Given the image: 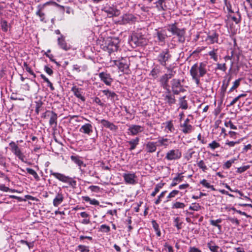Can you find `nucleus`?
<instances>
[{
    "label": "nucleus",
    "mask_w": 252,
    "mask_h": 252,
    "mask_svg": "<svg viewBox=\"0 0 252 252\" xmlns=\"http://www.w3.org/2000/svg\"><path fill=\"white\" fill-rule=\"evenodd\" d=\"M186 205L184 203L176 202L173 204L172 208L173 209H184Z\"/></svg>",
    "instance_id": "46"
},
{
    "label": "nucleus",
    "mask_w": 252,
    "mask_h": 252,
    "mask_svg": "<svg viewBox=\"0 0 252 252\" xmlns=\"http://www.w3.org/2000/svg\"><path fill=\"white\" fill-rule=\"evenodd\" d=\"M241 80V78H239V79L236 80L234 82L233 86L231 87V88L229 90V92H233L234 90L237 89L240 85Z\"/></svg>",
    "instance_id": "49"
},
{
    "label": "nucleus",
    "mask_w": 252,
    "mask_h": 252,
    "mask_svg": "<svg viewBox=\"0 0 252 252\" xmlns=\"http://www.w3.org/2000/svg\"><path fill=\"white\" fill-rule=\"evenodd\" d=\"M165 129H167V132H174L175 128L172 121H167L165 123Z\"/></svg>",
    "instance_id": "32"
},
{
    "label": "nucleus",
    "mask_w": 252,
    "mask_h": 252,
    "mask_svg": "<svg viewBox=\"0 0 252 252\" xmlns=\"http://www.w3.org/2000/svg\"><path fill=\"white\" fill-rule=\"evenodd\" d=\"M105 13H106L108 17H117L121 12L120 10L118 9L116 6L114 5L106 4L102 9Z\"/></svg>",
    "instance_id": "4"
},
{
    "label": "nucleus",
    "mask_w": 252,
    "mask_h": 252,
    "mask_svg": "<svg viewBox=\"0 0 252 252\" xmlns=\"http://www.w3.org/2000/svg\"><path fill=\"white\" fill-rule=\"evenodd\" d=\"M200 184L207 189H210L212 190H215L214 186L210 185L206 179H203L202 180L200 181Z\"/></svg>",
    "instance_id": "41"
},
{
    "label": "nucleus",
    "mask_w": 252,
    "mask_h": 252,
    "mask_svg": "<svg viewBox=\"0 0 252 252\" xmlns=\"http://www.w3.org/2000/svg\"><path fill=\"white\" fill-rule=\"evenodd\" d=\"M201 209V206L198 203H192L189 206V209L195 211H199Z\"/></svg>",
    "instance_id": "53"
},
{
    "label": "nucleus",
    "mask_w": 252,
    "mask_h": 252,
    "mask_svg": "<svg viewBox=\"0 0 252 252\" xmlns=\"http://www.w3.org/2000/svg\"><path fill=\"white\" fill-rule=\"evenodd\" d=\"M197 165L199 168V169H201L202 171L204 172H206L208 169V168L206 165L205 161L203 160L198 161L197 162Z\"/></svg>",
    "instance_id": "33"
},
{
    "label": "nucleus",
    "mask_w": 252,
    "mask_h": 252,
    "mask_svg": "<svg viewBox=\"0 0 252 252\" xmlns=\"http://www.w3.org/2000/svg\"><path fill=\"white\" fill-rule=\"evenodd\" d=\"M208 147L210 148L212 150H214L220 147L219 143L216 141H213L211 143H209L208 146Z\"/></svg>",
    "instance_id": "51"
},
{
    "label": "nucleus",
    "mask_w": 252,
    "mask_h": 252,
    "mask_svg": "<svg viewBox=\"0 0 252 252\" xmlns=\"http://www.w3.org/2000/svg\"><path fill=\"white\" fill-rule=\"evenodd\" d=\"M36 15L40 17V21L43 23H46L47 21L45 18V13L41 11V8H38V10L36 12Z\"/></svg>",
    "instance_id": "35"
},
{
    "label": "nucleus",
    "mask_w": 252,
    "mask_h": 252,
    "mask_svg": "<svg viewBox=\"0 0 252 252\" xmlns=\"http://www.w3.org/2000/svg\"><path fill=\"white\" fill-rule=\"evenodd\" d=\"M184 179V176L181 174H178L177 176L175 177L172 180V182L170 185L171 187L176 186L178 183L181 182Z\"/></svg>",
    "instance_id": "30"
},
{
    "label": "nucleus",
    "mask_w": 252,
    "mask_h": 252,
    "mask_svg": "<svg viewBox=\"0 0 252 252\" xmlns=\"http://www.w3.org/2000/svg\"><path fill=\"white\" fill-rule=\"evenodd\" d=\"M195 153V152L192 151V149H189L188 151L187 155L186 156V158L189 160L192 157V155Z\"/></svg>",
    "instance_id": "63"
},
{
    "label": "nucleus",
    "mask_w": 252,
    "mask_h": 252,
    "mask_svg": "<svg viewBox=\"0 0 252 252\" xmlns=\"http://www.w3.org/2000/svg\"><path fill=\"white\" fill-rule=\"evenodd\" d=\"M238 158H239V156H238L237 158H233L230 159L228 160H227L223 164V168L226 169H229L230 168V167L232 166V164H233L235 161L238 160Z\"/></svg>",
    "instance_id": "31"
},
{
    "label": "nucleus",
    "mask_w": 252,
    "mask_h": 252,
    "mask_svg": "<svg viewBox=\"0 0 252 252\" xmlns=\"http://www.w3.org/2000/svg\"><path fill=\"white\" fill-rule=\"evenodd\" d=\"M58 44L60 47L65 51H67L69 49L70 47L67 45L65 42L64 37L61 35L60 37L58 38Z\"/></svg>",
    "instance_id": "22"
},
{
    "label": "nucleus",
    "mask_w": 252,
    "mask_h": 252,
    "mask_svg": "<svg viewBox=\"0 0 252 252\" xmlns=\"http://www.w3.org/2000/svg\"><path fill=\"white\" fill-rule=\"evenodd\" d=\"M0 26L1 30L4 32H7L9 27L7 22L4 20H1L0 21Z\"/></svg>",
    "instance_id": "42"
},
{
    "label": "nucleus",
    "mask_w": 252,
    "mask_h": 252,
    "mask_svg": "<svg viewBox=\"0 0 252 252\" xmlns=\"http://www.w3.org/2000/svg\"><path fill=\"white\" fill-rule=\"evenodd\" d=\"M180 127L182 131L185 134L189 133L193 130V126L190 124H181Z\"/></svg>",
    "instance_id": "25"
},
{
    "label": "nucleus",
    "mask_w": 252,
    "mask_h": 252,
    "mask_svg": "<svg viewBox=\"0 0 252 252\" xmlns=\"http://www.w3.org/2000/svg\"><path fill=\"white\" fill-rule=\"evenodd\" d=\"M207 245L212 252H222L220 247L217 246L213 241L208 242Z\"/></svg>",
    "instance_id": "24"
},
{
    "label": "nucleus",
    "mask_w": 252,
    "mask_h": 252,
    "mask_svg": "<svg viewBox=\"0 0 252 252\" xmlns=\"http://www.w3.org/2000/svg\"><path fill=\"white\" fill-rule=\"evenodd\" d=\"M185 96L181 97L179 99L180 108L186 110L188 107L187 101L185 100Z\"/></svg>",
    "instance_id": "34"
},
{
    "label": "nucleus",
    "mask_w": 252,
    "mask_h": 252,
    "mask_svg": "<svg viewBox=\"0 0 252 252\" xmlns=\"http://www.w3.org/2000/svg\"><path fill=\"white\" fill-rule=\"evenodd\" d=\"M98 76L100 80L104 82L105 85L110 86L113 82V79L111 75L105 72H101L99 73Z\"/></svg>",
    "instance_id": "13"
},
{
    "label": "nucleus",
    "mask_w": 252,
    "mask_h": 252,
    "mask_svg": "<svg viewBox=\"0 0 252 252\" xmlns=\"http://www.w3.org/2000/svg\"><path fill=\"white\" fill-rule=\"evenodd\" d=\"M224 125L227 127H229L232 129H236L237 126L233 124L231 121H228L227 122H225L224 123Z\"/></svg>",
    "instance_id": "60"
},
{
    "label": "nucleus",
    "mask_w": 252,
    "mask_h": 252,
    "mask_svg": "<svg viewBox=\"0 0 252 252\" xmlns=\"http://www.w3.org/2000/svg\"><path fill=\"white\" fill-rule=\"evenodd\" d=\"M170 56L167 51L162 52L158 56V60L160 63L165 66L166 64V62L170 58Z\"/></svg>",
    "instance_id": "14"
},
{
    "label": "nucleus",
    "mask_w": 252,
    "mask_h": 252,
    "mask_svg": "<svg viewBox=\"0 0 252 252\" xmlns=\"http://www.w3.org/2000/svg\"><path fill=\"white\" fill-rule=\"evenodd\" d=\"M217 49H213V50L210 51L208 55L211 57V58L213 59L215 61H218V55H217Z\"/></svg>",
    "instance_id": "47"
},
{
    "label": "nucleus",
    "mask_w": 252,
    "mask_h": 252,
    "mask_svg": "<svg viewBox=\"0 0 252 252\" xmlns=\"http://www.w3.org/2000/svg\"><path fill=\"white\" fill-rule=\"evenodd\" d=\"M152 224L153 227L154 228L155 231L156 232L157 235L158 236H160L161 232H160V231L159 228L158 224L157 223V222L155 220H153L152 221Z\"/></svg>",
    "instance_id": "40"
},
{
    "label": "nucleus",
    "mask_w": 252,
    "mask_h": 252,
    "mask_svg": "<svg viewBox=\"0 0 252 252\" xmlns=\"http://www.w3.org/2000/svg\"><path fill=\"white\" fill-rule=\"evenodd\" d=\"M182 157V152L178 149H171L169 150L166 154L165 158L167 160H176Z\"/></svg>",
    "instance_id": "6"
},
{
    "label": "nucleus",
    "mask_w": 252,
    "mask_h": 252,
    "mask_svg": "<svg viewBox=\"0 0 252 252\" xmlns=\"http://www.w3.org/2000/svg\"><path fill=\"white\" fill-rule=\"evenodd\" d=\"M217 69L220 70H222L223 71H225L227 68H226V64L225 63H222V64L217 63Z\"/></svg>",
    "instance_id": "64"
},
{
    "label": "nucleus",
    "mask_w": 252,
    "mask_h": 252,
    "mask_svg": "<svg viewBox=\"0 0 252 252\" xmlns=\"http://www.w3.org/2000/svg\"><path fill=\"white\" fill-rule=\"evenodd\" d=\"M138 139L136 138L134 140H131L129 142V144L131 145L130 148V150H132L135 149L136 146L138 144Z\"/></svg>",
    "instance_id": "57"
},
{
    "label": "nucleus",
    "mask_w": 252,
    "mask_h": 252,
    "mask_svg": "<svg viewBox=\"0 0 252 252\" xmlns=\"http://www.w3.org/2000/svg\"><path fill=\"white\" fill-rule=\"evenodd\" d=\"M164 183H160L158 184L155 189L152 192L151 196H155L156 194L159 191V189H161L164 186Z\"/></svg>",
    "instance_id": "43"
},
{
    "label": "nucleus",
    "mask_w": 252,
    "mask_h": 252,
    "mask_svg": "<svg viewBox=\"0 0 252 252\" xmlns=\"http://www.w3.org/2000/svg\"><path fill=\"white\" fill-rule=\"evenodd\" d=\"M9 145L11 152L22 161H24L25 156L18 145L13 141H11Z\"/></svg>",
    "instance_id": "8"
},
{
    "label": "nucleus",
    "mask_w": 252,
    "mask_h": 252,
    "mask_svg": "<svg viewBox=\"0 0 252 252\" xmlns=\"http://www.w3.org/2000/svg\"><path fill=\"white\" fill-rule=\"evenodd\" d=\"M103 94L107 96V99L115 102L116 100H118V95L114 92L111 91L109 90H104L102 91Z\"/></svg>",
    "instance_id": "16"
},
{
    "label": "nucleus",
    "mask_w": 252,
    "mask_h": 252,
    "mask_svg": "<svg viewBox=\"0 0 252 252\" xmlns=\"http://www.w3.org/2000/svg\"><path fill=\"white\" fill-rule=\"evenodd\" d=\"M79 131L81 133L90 135L93 131V126L91 124H85L81 126L79 129Z\"/></svg>",
    "instance_id": "17"
},
{
    "label": "nucleus",
    "mask_w": 252,
    "mask_h": 252,
    "mask_svg": "<svg viewBox=\"0 0 252 252\" xmlns=\"http://www.w3.org/2000/svg\"><path fill=\"white\" fill-rule=\"evenodd\" d=\"M251 167L250 165H246L244 166H241L237 168L236 172L237 173H242L249 169Z\"/></svg>",
    "instance_id": "48"
},
{
    "label": "nucleus",
    "mask_w": 252,
    "mask_h": 252,
    "mask_svg": "<svg viewBox=\"0 0 252 252\" xmlns=\"http://www.w3.org/2000/svg\"><path fill=\"white\" fill-rule=\"evenodd\" d=\"M157 35L158 40L160 41H164L166 37V33L164 31L158 32H157Z\"/></svg>",
    "instance_id": "50"
},
{
    "label": "nucleus",
    "mask_w": 252,
    "mask_h": 252,
    "mask_svg": "<svg viewBox=\"0 0 252 252\" xmlns=\"http://www.w3.org/2000/svg\"><path fill=\"white\" fill-rule=\"evenodd\" d=\"M173 76L174 74L171 72L170 73L164 74L160 78V84L164 90H168L170 89L168 81Z\"/></svg>",
    "instance_id": "9"
},
{
    "label": "nucleus",
    "mask_w": 252,
    "mask_h": 252,
    "mask_svg": "<svg viewBox=\"0 0 252 252\" xmlns=\"http://www.w3.org/2000/svg\"><path fill=\"white\" fill-rule=\"evenodd\" d=\"M23 66L25 68V69L30 74L33 76V77L35 78L36 77V75L33 72V71L32 70L31 68L29 66L28 63L26 62H24L23 63Z\"/></svg>",
    "instance_id": "44"
},
{
    "label": "nucleus",
    "mask_w": 252,
    "mask_h": 252,
    "mask_svg": "<svg viewBox=\"0 0 252 252\" xmlns=\"http://www.w3.org/2000/svg\"><path fill=\"white\" fill-rule=\"evenodd\" d=\"M141 127L138 126H133L128 129L129 132L132 135L136 134L140 130Z\"/></svg>",
    "instance_id": "37"
},
{
    "label": "nucleus",
    "mask_w": 252,
    "mask_h": 252,
    "mask_svg": "<svg viewBox=\"0 0 252 252\" xmlns=\"http://www.w3.org/2000/svg\"><path fill=\"white\" fill-rule=\"evenodd\" d=\"M41 78L44 80L45 82L47 83V86L50 87V90L51 91H54L55 90L54 87L53 86L52 83L49 81V80L43 74L40 75Z\"/></svg>",
    "instance_id": "38"
},
{
    "label": "nucleus",
    "mask_w": 252,
    "mask_h": 252,
    "mask_svg": "<svg viewBox=\"0 0 252 252\" xmlns=\"http://www.w3.org/2000/svg\"><path fill=\"white\" fill-rule=\"evenodd\" d=\"M87 69V66H80L77 64H74L73 65V69L72 70L73 71H76L77 72H80L81 70L82 71H85Z\"/></svg>",
    "instance_id": "45"
},
{
    "label": "nucleus",
    "mask_w": 252,
    "mask_h": 252,
    "mask_svg": "<svg viewBox=\"0 0 252 252\" xmlns=\"http://www.w3.org/2000/svg\"><path fill=\"white\" fill-rule=\"evenodd\" d=\"M166 192V191H162L160 195L158 196V199L155 201V203L156 205H158L159 204L163 198V197L164 196L165 193Z\"/></svg>",
    "instance_id": "61"
},
{
    "label": "nucleus",
    "mask_w": 252,
    "mask_h": 252,
    "mask_svg": "<svg viewBox=\"0 0 252 252\" xmlns=\"http://www.w3.org/2000/svg\"><path fill=\"white\" fill-rule=\"evenodd\" d=\"M50 116L49 125L51 126L54 125L55 126H56L57 125V114L55 112L51 111Z\"/></svg>",
    "instance_id": "26"
},
{
    "label": "nucleus",
    "mask_w": 252,
    "mask_h": 252,
    "mask_svg": "<svg viewBox=\"0 0 252 252\" xmlns=\"http://www.w3.org/2000/svg\"><path fill=\"white\" fill-rule=\"evenodd\" d=\"M99 231L108 233L110 231V227L106 224H102L99 228Z\"/></svg>",
    "instance_id": "55"
},
{
    "label": "nucleus",
    "mask_w": 252,
    "mask_h": 252,
    "mask_svg": "<svg viewBox=\"0 0 252 252\" xmlns=\"http://www.w3.org/2000/svg\"><path fill=\"white\" fill-rule=\"evenodd\" d=\"M129 65L130 62L128 58H122L119 61L118 66L122 71L127 72L128 70Z\"/></svg>",
    "instance_id": "11"
},
{
    "label": "nucleus",
    "mask_w": 252,
    "mask_h": 252,
    "mask_svg": "<svg viewBox=\"0 0 252 252\" xmlns=\"http://www.w3.org/2000/svg\"><path fill=\"white\" fill-rule=\"evenodd\" d=\"M171 143L172 141L170 139L164 137L159 138L157 142L158 146L163 147L164 148H167Z\"/></svg>",
    "instance_id": "20"
},
{
    "label": "nucleus",
    "mask_w": 252,
    "mask_h": 252,
    "mask_svg": "<svg viewBox=\"0 0 252 252\" xmlns=\"http://www.w3.org/2000/svg\"><path fill=\"white\" fill-rule=\"evenodd\" d=\"M81 88H77L76 86H73L71 91L73 93L74 95L80 99L82 101H85V97L82 95V91Z\"/></svg>",
    "instance_id": "19"
},
{
    "label": "nucleus",
    "mask_w": 252,
    "mask_h": 252,
    "mask_svg": "<svg viewBox=\"0 0 252 252\" xmlns=\"http://www.w3.org/2000/svg\"><path fill=\"white\" fill-rule=\"evenodd\" d=\"M135 20V17L132 14H125L122 17V19L119 22L120 24H126L130 22H134Z\"/></svg>",
    "instance_id": "18"
},
{
    "label": "nucleus",
    "mask_w": 252,
    "mask_h": 252,
    "mask_svg": "<svg viewBox=\"0 0 252 252\" xmlns=\"http://www.w3.org/2000/svg\"><path fill=\"white\" fill-rule=\"evenodd\" d=\"M70 158H71V159L74 163H75L76 164H77L80 167L84 164L83 161L82 160H81L78 157L71 156Z\"/></svg>",
    "instance_id": "39"
},
{
    "label": "nucleus",
    "mask_w": 252,
    "mask_h": 252,
    "mask_svg": "<svg viewBox=\"0 0 252 252\" xmlns=\"http://www.w3.org/2000/svg\"><path fill=\"white\" fill-rule=\"evenodd\" d=\"M222 219L220 218L216 220H210L209 221H210V224L211 225L217 227L218 228L219 231L221 232L222 227H221V225H220V223L222 222Z\"/></svg>",
    "instance_id": "29"
},
{
    "label": "nucleus",
    "mask_w": 252,
    "mask_h": 252,
    "mask_svg": "<svg viewBox=\"0 0 252 252\" xmlns=\"http://www.w3.org/2000/svg\"><path fill=\"white\" fill-rule=\"evenodd\" d=\"M166 91L167 92L162 94V98L166 103L172 106L176 102L174 94H171V91L170 89Z\"/></svg>",
    "instance_id": "10"
},
{
    "label": "nucleus",
    "mask_w": 252,
    "mask_h": 252,
    "mask_svg": "<svg viewBox=\"0 0 252 252\" xmlns=\"http://www.w3.org/2000/svg\"><path fill=\"white\" fill-rule=\"evenodd\" d=\"M35 103H36V105H35V112L36 114L38 115L39 113L40 109L42 106L43 103L41 101H36V102H35Z\"/></svg>",
    "instance_id": "58"
},
{
    "label": "nucleus",
    "mask_w": 252,
    "mask_h": 252,
    "mask_svg": "<svg viewBox=\"0 0 252 252\" xmlns=\"http://www.w3.org/2000/svg\"><path fill=\"white\" fill-rule=\"evenodd\" d=\"M6 158L0 153V165L4 167L6 166Z\"/></svg>",
    "instance_id": "62"
},
{
    "label": "nucleus",
    "mask_w": 252,
    "mask_h": 252,
    "mask_svg": "<svg viewBox=\"0 0 252 252\" xmlns=\"http://www.w3.org/2000/svg\"><path fill=\"white\" fill-rule=\"evenodd\" d=\"M174 222V226H176L178 230L181 229L182 223L180 222V218L179 217L175 218Z\"/></svg>",
    "instance_id": "56"
},
{
    "label": "nucleus",
    "mask_w": 252,
    "mask_h": 252,
    "mask_svg": "<svg viewBox=\"0 0 252 252\" xmlns=\"http://www.w3.org/2000/svg\"><path fill=\"white\" fill-rule=\"evenodd\" d=\"M231 80V77H230L228 80L225 82V81L224 80L223 81L222 85L221 87V92L224 94V92L226 91V89L229 85V81Z\"/></svg>",
    "instance_id": "54"
},
{
    "label": "nucleus",
    "mask_w": 252,
    "mask_h": 252,
    "mask_svg": "<svg viewBox=\"0 0 252 252\" xmlns=\"http://www.w3.org/2000/svg\"><path fill=\"white\" fill-rule=\"evenodd\" d=\"M77 249L81 252H89L90 251L89 247L84 245H80L78 246Z\"/></svg>",
    "instance_id": "59"
},
{
    "label": "nucleus",
    "mask_w": 252,
    "mask_h": 252,
    "mask_svg": "<svg viewBox=\"0 0 252 252\" xmlns=\"http://www.w3.org/2000/svg\"><path fill=\"white\" fill-rule=\"evenodd\" d=\"M167 30L171 32L173 35H176L179 42L182 43L185 41V34L186 32L184 29H179L177 27L175 24H173L168 25Z\"/></svg>",
    "instance_id": "3"
},
{
    "label": "nucleus",
    "mask_w": 252,
    "mask_h": 252,
    "mask_svg": "<svg viewBox=\"0 0 252 252\" xmlns=\"http://www.w3.org/2000/svg\"><path fill=\"white\" fill-rule=\"evenodd\" d=\"M26 170L27 172L33 176L34 178L36 181H38L40 180V178L37 173L33 169L30 168H27Z\"/></svg>",
    "instance_id": "36"
},
{
    "label": "nucleus",
    "mask_w": 252,
    "mask_h": 252,
    "mask_svg": "<svg viewBox=\"0 0 252 252\" xmlns=\"http://www.w3.org/2000/svg\"><path fill=\"white\" fill-rule=\"evenodd\" d=\"M157 144L154 142H148L146 147V150L148 152L153 153L156 151L157 149Z\"/></svg>",
    "instance_id": "28"
},
{
    "label": "nucleus",
    "mask_w": 252,
    "mask_h": 252,
    "mask_svg": "<svg viewBox=\"0 0 252 252\" xmlns=\"http://www.w3.org/2000/svg\"><path fill=\"white\" fill-rule=\"evenodd\" d=\"M240 142V140L236 141H230L228 140H226L225 143V146H227L229 147H233L236 144H239Z\"/></svg>",
    "instance_id": "52"
},
{
    "label": "nucleus",
    "mask_w": 252,
    "mask_h": 252,
    "mask_svg": "<svg viewBox=\"0 0 252 252\" xmlns=\"http://www.w3.org/2000/svg\"><path fill=\"white\" fill-rule=\"evenodd\" d=\"M64 199L62 192H59L53 199V204L55 207H58L63 201Z\"/></svg>",
    "instance_id": "23"
},
{
    "label": "nucleus",
    "mask_w": 252,
    "mask_h": 252,
    "mask_svg": "<svg viewBox=\"0 0 252 252\" xmlns=\"http://www.w3.org/2000/svg\"><path fill=\"white\" fill-rule=\"evenodd\" d=\"M129 43L131 46H140L142 44V38L140 36L139 38H138L136 34H133L131 36Z\"/></svg>",
    "instance_id": "21"
},
{
    "label": "nucleus",
    "mask_w": 252,
    "mask_h": 252,
    "mask_svg": "<svg viewBox=\"0 0 252 252\" xmlns=\"http://www.w3.org/2000/svg\"><path fill=\"white\" fill-rule=\"evenodd\" d=\"M125 181L128 184H134L135 182V175L134 174H125L123 175Z\"/></svg>",
    "instance_id": "27"
},
{
    "label": "nucleus",
    "mask_w": 252,
    "mask_h": 252,
    "mask_svg": "<svg viewBox=\"0 0 252 252\" xmlns=\"http://www.w3.org/2000/svg\"><path fill=\"white\" fill-rule=\"evenodd\" d=\"M50 175L53 176L61 182L67 183L68 185L73 189H75L76 188V181L68 176H65V175L60 173L54 172L52 170H50Z\"/></svg>",
    "instance_id": "2"
},
{
    "label": "nucleus",
    "mask_w": 252,
    "mask_h": 252,
    "mask_svg": "<svg viewBox=\"0 0 252 252\" xmlns=\"http://www.w3.org/2000/svg\"><path fill=\"white\" fill-rule=\"evenodd\" d=\"M98 123H100L102 125V127L108 128L111 130H116L118 128L117 126L115 125L113 123L105 119L99 120L98 118L95 119Z\"/></svg>",
    "instance_id": "12"
},
{
    "label": "nucleus",
    "mask_w": 252,
    "mask_h": 252,
    "mask_svg": "<svg viewBox=\"0 0 252 252\" xmlns=\"http://www.w3.org/2000/svg\"><path fill=\"white\" fill-rule=\"evenodd\" d=\"M171 91L174 94H179L181 92H184L185 89L181 83L180 80L174 78L170 81Z\"/></svg>",
    "instance_id": "5"
},
{
    "label": "nucleus",
    "mask_w": 252,
    "mask_h": 252,
    "mask_svg": "<svg viewBox=\"0 0 252 252\" xmlns=\"http://www.w3.org/2000/svg\"><path fill=\"white\" fill-rule=\"evenodd\" d=\"M117 39L108 38L105 42L104 48L107 49L109 53L117 51L119 47Z\"/></svg>",
    "instance_id": "7"
},
{
    "label": "nucleus",
    "mask_w": 252,
    "mask_h": 252,
    "mask_svg": "<svg viewBox=\"0 0 252 252\" xmlns=\"http://www.w3.org/2000/svg\"><path fill=\"white\" fill-rule=\"evenodd\" d=\"M207 67L206 63L204 62L200 63L199 64L195 63L191 66L189 73L197 86H199L200 84V78L207 73Z\"/></svg>",
    "instance_id": "1"
},
{
    "label": "nucleus",
    "mask_w": 252,
    "mask_h": 252,
    "mask_svg": "<svg viewBox=\"0 0 252 252\" xmlns=\"http://www.w3.org/2000/svg\"><path fill=\"white\" fill-rule=\"evenodd\" d=\"M219 34L215 32H210L206 38V41L208 44H212L218 42Z\"/></svg>",
    "instance_id": "15"
}]
</instances>
